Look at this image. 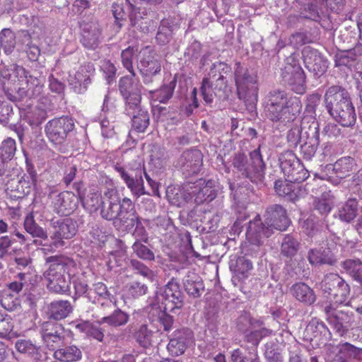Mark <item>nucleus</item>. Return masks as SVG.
Listing matches in <instances>:
<instances>
[{"label":"nucleus","instance_id":"nucleus-1","mask_svg":"<svg viewBox=\"0 0 362 362\" xmlns=\"http://www.w3.org/2000/svg\"><path fill=\"white\" fill-rule=\"evenodd\" d=\"M264 218V223H263L259 215H257L249 223L246 234L253 246H259L262 243V239L269 237L274 228L285 230L290 224L286 210L278 204L267 208Z\"/></svg>","mask_w":362,"mask_h":362},{"label":"nucleus","instance_id":"nucleus-2","mask_svg":"<svg viewBox=\"0 0 362 362\" xmlns=\"http://www.w3.org/2000/svg\"><path fill=\"white\" fill-rule=\"evenodd\" d=\"M267 117L273 122L293 121L300 114L302 108L298 98H288L284 90L270 91L265 98Z\"/></svg>","mask_w":362,"mask_h":362},{"label":"nucleus","instance_id":"nucleus-3","mask_svg":"<svg viewBox=\"0 0 362 362\" xmlns=\"http://www.w3.org/2000/svg\"><path fill=\"white\" fill-rule=\"evenodd\" d=\"M325 103L329 115L341 126L351 127L355 124V110L344 88L339 86L329 87L325 93Z\"/></svg>","mask_w":362,"mask_h":362},{"label":"nucleus","instance_id":"nucleus-4","mask_svg":"<svg viewBox=\"0 0 362 362\" xmlns=\"http://www.w3.org/2000/svg\"><path fill=\"white\" fill-rule=\"evenodd\" d=\"M104 199L100 208V216L103 218L107 221L118 219L124 223L129 221V225L131 226L139 222L132 200L124 197L121 201L115 188H107L104 192Z\"/></svg>","mask_w":362,"mask_h":362},{"label":"nucleus","instance_id":"nucleus-5","mask_svg":"<svg viewBox=\"0 0 362 362\" xmlns=\"http://www.w3.org/2000/svg\"><path fill=\"white\" fill-rule=\"evenodd\" d=\"M232 165L234 171L256 184L262 182L264 178V163L259 147L251 151L249 158L243 153H235Z\"/></svg>","mask_w":362,"mask_h":362},{"label":"nucleus","instance_id":"nucleus-6","mask_svg":"<svg viewBox=\"0 0 362 362\" xmlns=\"http://www.w3.org/2000/svg\"><path fill=\"white\" fill-rule=\"evenodd\" d=\"M235 78L238 98L250 104L256 103L258 98L257 76L250 74L238 64L235 71Z\"/></svg>","mask_w":362,"mask_h":362},{"label":"nucleus","instance_id":"nucleus-7","mask_svg":"<svg viewBox=\"0 0 362 362\" xmlns=\"http://www.w3.org/2000/svg\"><path fill=\"white\" fill-rule=\"evenodd\" d=\"M279 160L281 169L289 182L300 183L309 177L308 171L293 151L283 152Z\"/></svg>","mask_w":362,"mask_h":362},{"label":"nucleus","instance_id":"nucleus-8","mask_svg":"<svg viewBox=\"0 0 362 362\" xmlns=\"http://www.w3.org/2000/svg\"><path fill=\"white\" fill-rule=\"evenodd\" d=\"M74 129L73 119L68 116L56 117L49 120L45 127L49 141L55 146H61L68 134Z\"/></svg>","mask_w":362,"mask_h":362},{"label":"nucleus","instance_id":"nucleus-9","mask_svg":"<svg viewBox=\"0 0 362 362\" xmlns=\"http://www.w3.org/2000/svg\"><path fill=\"white\" fill-rule=\"evenodd\" d=\"M281 77L285 83L298 93L303 94L305 90V73L294 57L291 56L286 59V64L281 69Z\"/></svg>","mask_w":362,"mask_h":362},{"label":"nucleus","instance_id":"nucleus-10","mask_svg":"<svg viewBox=\"0 0 362 362\" xmlns=\"http://www.w3.org/2000/svg\"><path fill=\"white\" fill-rule=\"evenodd\" d=\"M321 289L337 304L344 303L350 292L346 282L338 274L332 273L325 276L321 282Z\"/></svg>","mask_w":362,"mask_h":362},{"label":"nucleus","instance_id":"nucleus-11","mask_svg":"<svg viewBox=\"0 0 362 362\" xmlns=\"http://www.w3.org/2000/svg\"><path fill=\"white\" fill-rule=\"evenodd\" d=\"M134 77L132 75L126 76L119 81V90L125 100V111L127 112L139 108L141 99L142 86Z\"/></svg>","mask_w":362,"mask_h":362},{"label":"nucleus","instance_id":"nucleus-12","mask_svg":"<svg viewBox=\"0 0 362 362\" xmlns=\"http://www.w3.org/2000/svg\"><path fill=\"white\" fill-rule=\"evenodd\" d=\"M52 233L51 238L55 248L64 245V240L72 238L77 233V222L71 218L51 220Z\"/></svg>","mask_w":362,"mask_h":362},{"label":"nucleus","instance_id":"nucleus-13","mask_svg":"<svg viewBox=\"0 0 362 362\" xmlns=\"http://www.w3.org/2000/svg\"><path fill=\"white\" fill-rule=\"evenodd\" d=\"M53 210L58 214L69 216L78 207V197L71 192H58L51 189L48 194Z\"/></svg>","mask_w":362,"mask_h":362},{"label":"nucleus","instance_id":"nucleus-14","mask_svg":"<svg viewBox=\"0 0 362 362\" xmlns=\"http://www.w3.org/2000/svg\"><path fill=\"white\" fill-rule=\"evenodd\" d=\"M157 299L163 305L165 310L173 312L176 309H180L184 305L183 294L180 285L174 281H169L157 294Z\"/></svg>","mask_w":362,"mask_h":362},{"label":"nucleus","instance_id":"nucleus-15","mask_svg":"<svg viewBox=\"0 0 362 362\" xmlns=\"http://www.w3.org/2000/svg\"><path fill=\"white\" fill-rule=\"evenodd\" d=\"M157 299L163 305L165 310L173 312L176 309H180L184 305L183 294L180 285L174 281H169L157 294Z\"/></svg>","mask_w":362,"mask_h":362},{"label":"nucleus","instance_id":"nucleus-16","mask_svg":"<svg viewBox=\"0 0 362 362\" xmlns=\"http://www.w3.org/2000/svg\"><path fill=\"white\" fill-rule=\"evenodd\" d=\"M157 299L163 305L165 310L173 312L176 309H180L184 305L183 294L180 285L174 281H169L157 294Z\"/></svg>","mask_w":362,"mask_h":362},{"label":"nucleus","instance_id":"nucleus-17","mask_svg":"<svg viewBox=\"0 0 362 362\" xmlns=\"http://www.w3.org/2000/svg\"><path fill=\"white\" fill-rule=\"evenodd\" d=\"M139 56L137 68L143 77L144 83H150L153 81V77L160 72V62L148 47L141 50Z\"/></svg>","mask_w":362,"mask_h":362},{"label":"nucleus","instance_id":"nucleus-18","mask_svg":"<svg viewBox=\"0 0 362 362\" xmlns=\"http://www.w3.org/2000/svg\"><path fill=\"white\" fill-rule=\"evenodd\" d=\"M40 333L44 343L53 350L63 344L67 336L64 327L61 324L53 322H43Z\"/></svg>","mask_w":362,"mask_h":362},{"label":"nucleus","instance_id":"nucleus-19","mask_svg":"<svg viewBox=\"0 0 362 362\" xmlns=\"http://www.w3.org/2000/svg\"><path fill=\"white\" fill-rule=\"evenodd\" d=\"M193 333L188 328L175 331L167 345V350L171 356H178L185 353L192 342Z\"/></svg>","mask_w":362,"mask_h":362},{"label":"nucleus","instance_id":"nucleus-20","mask_svg":"<svg viewBox=\"0 0 362 362\" xmlns=\"http://www.w3.org/2000/svg\"><path fill=\"white\" fill-rule=\"evenodd\" d=\"M95 74V67L93 63L86 62L81 65L74 76H69V84L77 93H83L91 83V77Z\"/></svg>","mask_w":362,"mask_h":362},{"label":"nucleus","instance_id":"nucleus-21","mask_svg":"<svg viewBox=\"0 0 362 362\" xmlns=\"http://www.w3.org/2000/svg\"><path fill=\"white\" fill-rule=\"evenodd\" d=\"M202 165V155L197 149L186 151L178 159L177 165L188 175L197 174Z\"/></svg>","mask_w":362,"mask_h":362},{"label":"nucleus","instance_id":"nucleus-22","mask_svg":"<svg viewBox=\"0 0 362 362\" xmlns=\"http://www.w3.org/2000/svg\"><path fill=\"white\" fill-rule=\"evenodd\" d=\"M305 67L317 76H321L327 68V61L320 53L310 47H305L302 52Z\"/></svg>","mask_w":362,"mask_h":362},{"label":"nucleus","instance_id":"nucleus-23","mask_svg":"<svg viewBox=\"0 0 362 362\" xmlns=\"http://www.w3.org/2000/svg\"><path fill=\"white\" fill-rule=\"evenodd\" d=\"M46 264L48 266L45 272V277L48 280L54 279L55 277L62 276L69 272V269L73 266L74 262L71 259L64 256H52L46 259Z\"/></svg>","mask_w":362,"mask_h":362},{"label":"nucleus","instance_id":"nucleus-24","mask_svg":"<svg viewBox=\"0 0 362 362\" xmlns=\"http://www.w3.org/2000/svg\"><path fill=\"white\" fill-rule=\"evenodd\" d=\"M28 76L26 70L15 64L4 67L1 70V76L4 88L15 91V87L20 86Z\"/></svg>","mask_w":362,"mask_h":362},{"label":"nucleus","instance_id":"nucleus-25","mask_svg":"<svg viewBox=\"0 0 362 362\" xmlns=\"http://www.w3.org/2000/svg\"><path fill=\"white\" fill-rule=\"evenodd\" d=\"M115 170L119 173V175L124 182L127 187L130 189L133 195L139 197L148 194L145 190L144 180L141 174L132 176L126 171L124 167L119 164L115 165Z\"/></svg>","mask_w":362,"mask_h":362},{"label":"nucleus","instance_id":"nucleus-26","mask_svg":"<svg viewBox=\"0 0 362 362\" xmlns=\"http://www.w3.org/2000/svg\"><path fill=\"white\" fill-rule=\"evenodd\" d=\"M43 89L42 81L37 77L28 75L25 80L15 87V92L21 99L35 98L40 95Z\"/></svg>","mask_w":362,"mask_h":362},{"label":"nucleus","instance_id":"nucleus-27","mask_svg":"<svg viewBox=\"0 0 362 362\" xmlns=\"http://www.w3.org/2000/svg\"><path fill=\"white\" fill-rule=\"evenodd\" d=\"M305 332L310 341H315L317 344H326L331 338V332L325 325L319 320L312 319L307 325Z\"/></svg>","mask_w":362,"mask_h":362},{"label":"nucleus","instance_id":"nucleus-28","mask_svg":"<svg viewBox=\"0 0 362 362\" xmlns=\"http://www.w3.org/2000/svg\"><path fill=\"white\" fill-rule=\"evenodd\" d=\"M291 295L299 302L310 305L316 300V295L314 291L306 284L303 282L296 283L290 288Z\"/></svg>","mask_w":362,"mask_h":362},{"label":"nucleus","instance_id":"nucleus-29","mask_svg":"<svg viewBox=\"0 0 362 362\" xmlns=\"http://www.w3.org/2000/svg\"><path fill=\"white\" fill-rule=\"evenodd\" d=\"M358 165L354 158L345 156L338 159L333 165V171L336 176L343 179L357 171Z\"/></svg>","mask_w":362,"mask_h":362},{"label":"nucleus","instance_id":"nucleus-30","mask_svg":"<svg viewBox=\"0 0 362 362\" xmlns=\"http://www.w3.org/2000/svg\"><path fill=\"white\" fill-rule=\"evenodd\" d=\"M230 70L227 64L221 62L214 63L211 67L206 78H210L212 82H216V88H225L227 85V81L224 74H226Z\"/></svg>","mask_w":362,"mask_h":362},{"label":"nucleus","instance_id":"nucleus-31","mask_svg":"<svg viewBox=\"0 0 362 362\" xmlns=\"http://www.w3.org/2000/svg\"><path fill=\"white\" fill-rule=\"evenodd\" d=\"M327 321L337 332L343 333L354 323V317L353 313L340 310L336 311L334 315H329Z\"/></svg>","mask_w":362,"mask_h":362},{"label":"nucleus","instance_id":"nucleus-32","mask_svg":"<svg viewBox=\"0 0 362 362\" xmlns=\"http://www.w3.org/2000/svg\"><path fill=\"white\" fill-rule=\"evenodd\" d=\"M321 195L316 197L313 202L314 209L321 215H327L334 206V195L331 191H327L325 187H321Z\"/></svg>","mask_w":362,"mask_h":362},{"label":"nucleus","instance_id":"nucleus-33","mask_svg":"<svg viewBox=\"0 0 362 362\" xmlns=\"http://www.w3.org/2000/svg\"><path fill=\"white\" fill-rule=\"evenodd\" d=\"M73 310V308L68 300H55L48 307L49 318L59 320L66 318Z\"/></svg>","mask_w":362,"mask_h":362},{"label":"nucleus","instance_id":"nucleus-34","mask_svg":"<svg viewBox=\"0 0 362 362\" xmlns=\"http://www.w3.org/2000/svg\"><path fill=\"white\" fill-rule=\"evenodd\" d=\"M100 31L95 24L87 25L83 28L81 42L88 49H95L99 44Z\"/></svg>","mask_w":362,"mask_h":362},{"label":"nucleus","instance_id":"nucleus-35","mask_svg":"<svg viewBox=\"0 0 362 362\" xmlns=\"http://www.w3.org/2000/svg\"><path fill=\"white\" fill-rule=\"evenodd\" d=\"M362 55V45H356L354 49L341 52L335 55V65L351 68L358 56Z\"/></svg>","mask_w":362,"mask_h":362},{"label":"nucleus","instance_id":"nucleus-36","mask_svg":"<svg viewBox=\"0 0 362 362\" xmlns=\"http://www.w3.org/2000/svg\"><path fill=\"white\" fill-rule=\"evenodd\" d=\"M103 200H105L104 194H102L95 189H90L82 199V204L89 213H93L100 209Z\"/></svg>","mask_w":362,"mask_h":362},{"label":"nucleus","instance_id":"nucleus-37","mask_svg":"<svg viewBox=\"0 0 362 362\" xmlns=\"http://www.w3.org/2000/svg\"><path fill=\"white\" fill-rule=\"evenodd\" d=\"M295 183L289 182L288 177L284 182L276 181L274 185L275 191L279 196L286 197L291 202H295L298 199L299 192Z\"/></svg>","mask_w":362,"mask_h":362},{"label":"nucleus","instance_id":"nucleus-38","mask_svg":"<svg viewBox=\"0 0 362 362\" xmlns=\"http://www.w3.org/2000/svg\"><path fill=\"white\" fill-rule=\"evenodd\" d=\"M54 356L60 361L75 362L81 359L82 351L78 346L71 345L57 349Z\"/></svg>","mask_w":362,"mask_h":362},{"label":"nucleus","instance_id":"nucleus-39","mask_svg":"<svg viewBox=\"0 0 362 362\" xmlns=\"http://www.w3.org/2000/svg\"><path fill=\"white\" fill-rule=\"evenodd\" d=\"M252 269V262L244 257H239L236 259H231L230 261V269L239 280L246 278Z\"/></svg>","mask_w":362,"mask_h":362},{"label":"nucleus","instance_id":"nucleus-40","mask_svg":"<svg viewBox=\"0 0 362 362\" xmlns=\"http://www.w3.org/2000/svg\"><path fill=\"white\" fill-rule=\"evenodd\" d=\"M127 114L132 116V127L138 132H144L149 124V115L147 111L139 108L130 110Z\"/></svg>","mask_w":362,"mask_h":362},{"label":"nucleus","instance_id":"nucleus-41","mask_svg":"<svg viewBox=\"0 0 362 362\" xmlns=\"http://www.w3.org/2000/svg\"><path fill=\"white\" fill-rule=\"evenodd\" d=\"M136 342L144 348L151 346L156 338V332L150 329L145 324L140 325L134 332Z\"/></svg>","mask_w":362,"mask_h":362},{"label":"nucleus","instance_id":"nucleus-42","mask_svg":"<svg viewBox=\"0 0 362 362\" xmlns=\"http://www.w3.org/2000/svg\"><path fill=\"white\" fill-rule=\"evenodd\" d=\"M37 212L32 211L28 214L24 220L25 230L33 237L40 238L42 239L47 238V231L38 226L35 220Z\"/></svg>","mask_w":362,"mask_h":362},{"label":"nucleus","instance_id":"nucleus-43","mask_svg":"<svg viewBox=\"0 0 362 362\" xmlns=\"http://www.w3.org/2000/svg\"><path fill=\"white\" fill-rule=\"evenodd\" d=\"M177 28L173 21L170 18L163 19L158 28L156 35V40L160 45H165L168 43L173 35V30Z\"/></svg>","mask_w":362,"mask_h":362},{"label":"nucleus","instance_id":"nucleus-44","mask_svg":"<svg viewBox=\"0 0 362 362\" xmlns=\"http://www.w3.org/2000/svg\"><path fill=\"white\" fill-rule=\"evenodd\" d=\"M308 259L313 265L329 264L332 265L335 259L329 252L321 249H313L308 252Z\"/></svg>","mask_w":362,"mask_h":362},{"label":"nucleus","instance_id":"nucleus-45","mask_svg":"<svg viewBox=\"0 0 362 362\" xmlns=\"http://www.w3.org/2000/svg\"><path fill=\"white\" fill-rule=\"evenodd\" d=\"M92 290V296L95 294L98 296L96 299V303H100V298H103V302L100 303L101 307L104 309V314L108 313L109 310L113 307V303L110 300L106 297L108 296V291L107 286L102 282H98L93 284Z\"/></svg>","mask_w":362,"mask_h":362},{"label":"nucleus","instance_id":"nucleus-46","mask_svg":"<svg viewBox=\"0 0 362 362\" xmlns=\"http://www.w3.org/2000/svg\"><path fill=\"white\" fill-rule=\"evenodd\" d=\"M129 4V7L131 9L129 13L130 25L132 27L136 28L137 30L145 32L148 30L147 25H144L142 20L144 19L143 16L146 15V11L144 10L141 11V8L138 6V4H135V6L131 3Z\"/></svg>","mask_w":362,"mask_h":362},{"label":"nucleus","instance_id":"nucleus-47","mask_svg":"<svg viewBox=\"0 0 362 362\" xmlns=\"http://www.w3.org/2000/svg\"><path fill=\"white\" fill-rule=\"evenodd\" d=\"M129 316L119 309L115 310L110 315L102 317L99 324L107 323L108 325L117 327L124 325L129 321Z\"/></svg>","mask_w":362,"mask_h":362},{"label":"nucleus","instance_id":"nucleus-48","mask_svg":"<svg viewBox=\"0 0 362 362\" xmlns=\"http://www.w3.org/2000/svg\"><path fill=\"white\" fill-rule=\"evenodd\" d=\"M358 214V203L356 199H349L339 209L338 215L339 218L345 222H350Z\"/></svg>","mask_w":362,"mask_h":362},{"label":"nucleus","instance_id":"nucleus-49","mask_svg":"<svg viewBox=\"0 0 362 362\" xmlns=\"http://www.w3.org/2000/svg\"><path fill=\"white\" fill-rule=\"evenodd\" d=\"M175 87V82L171 81L169 84L163 86L159 90L149 91L150 98L154 101L166 103L172 98Z\"/></svg>","mask_w":362,"mask_h":362},{"label":"nucleus","instance_id":"nucleus-50","mask_svg":"<svg viewBox=\"0 0 362 362\" xmlns=\"http://www.w3.org/2000/svg\"><path fill=\"white\" fill-rule=\"evenodd\" d=\"M224 88H216V82H212L210 78H204L202 81L200 90L204 102L210 105L213 103L216 91L223 90Z\"/></svg>","mask_w":362,"mask_h":362},{"label":"nucleus","instance_id":"nucleus-51","mask_svg":"<svg viewBox=\"0 0 362 362\" xmlns=\"http://www.w3.org/2000/svg\"><path fill=\"white\" fill-rule=\"evenodd\" d=\"M315 132L312 137L308 139L300 146L301 153L303 155L304 158L310 160L315 154L317 148L319 145V133L317 127H315Z\"/></svg>","mask_w":362,"mask_h":362},{"label":"nucleus","instance_id":"nucleus-52","mask_svg":"<svg viewBox=\"0 0 362 362\" xmlns=\"http://www.w3.org/2000/svg\"><path fill=\"white\" fill-rule=\"evenodd\" d=\"M107 95H105L104 102H103V111L105 114L104 117L102 115L100 116L101 119L100 121V127H101V132L102 135L104 137L109 138L112 137L114 134V121L110 120V119H112V112H107L105 110V104L107 101Z\"/></svg>","mask_w":362,"mask_h":362},{"label":"nucleus","instance_id":"nucleus-53","mask_svg":"<svg viewBox=\"0 0 362 362\" xmlns=\"http://www.w3.org/2000/svg\"><path fill=\"white\" fill-rule=\"evenodd\" d=\"M47 288L49 291L56 293L64 294L70 289V279H66L65 275L55 277L54 279H48Z\"/></svg>","mask_w":362,"mask_h":362},{"label":"nucleus","instance_id":"nucleus-54","mask_svg":"<svg viewBox=\"0 0 362 362\" xmlns=\"http://www.w3.org/2000/svg\"><path fill=\"white\" fill-rule=\"evenodd\" d=\"M342 267L351 276L362 284V262L360 259H346Z\"/></svg>","mask_w":362,"mask_h":362},{"label":"nucleus","instance_id":"nucleus-55","mask_svg":"<svg viewBox=\"0 0 362 362\" xmlns=\"http://www.w3.org/2000/svg\"><path fill=\"white\" fill-rule=\"evenodd\" d=\"M0 45L6 54H11L16 46V36L10 29H3L0 33Z\"/></svg>","mask_w":362,"mask_h":362},{"label":"nucleus","instance_id":"nucleus-56","mask_svg":"<svg viewBox=\"0 0 362 362\" xmlns=\"http://www.w3.org/2000/svg\"><path fill=\"white\" fill-rule=\"evenodd\" d=\"M100 325H95L89 322H84L79 324L77 327L83 332L87 336L91 337L99 341H102L104 337V333L100 327Z\"/></svg>","mask_w":362,"mask_h":362},{"label":"nucleus","instance_id":"nucleus-57","mask_svg":"<svg viewBox=\"0 0 362 362\" xmlns=\"http://www.w3.org/2000/svg\"><path fill=\"white\" fill-rule=\"evenodd\" d=\"M299 248V243L293 236L286 235L281 243V251L284 256L287 257L295 255Z\"/></svg>","mask_w":362,"mask_h":362},{"label":"nucleus","instance_id":"nucleus-58","mask_svg":"<svg viewBox=\"0 0 362 362\" xmlns=\"http://www.w3.org/2000/svg\"><path fill=\"white\" fill-rule=\"evenodd\" d=\"M163 307H157L156 305H153L149 313H151L152 315H154L155 313H156L159 322L163 326L164 330L168 332L173 327V318L165 313L166 310H163Z\"/></svg>","mask_w":362,"mask_h":362},{"label":"nucleus","instance_id":"nucleus-59","mask_svg":"<svg viewBox=\"0 0 362 362\" xmlns=\"http://www.w3.org/2000/svg\"><path fill=\"white\" fill-rule=\"evenodd\" d=\"M0 303L6 310H15L20 306V300L16 295L4 290L1 295Z\"/></svg>","mask_w":362,"mask_h":362},{"label":"nucleus","instance_id":"nucleus-60","mask_svg":"<svg viewBox=\"0 0 362 362\" xmlns=\"http://www.w3.org/2000/svg\"><path fill=\"white\" fill-rule=\"evenodd\" d=\"M16 151V144L14 139L8 137L4 139L0 146V157L4 160H11Z\"/></svg>","mask_w":362,"mask_h":362},{"label":"nucleus","instance_id":"nucleus-61","mask_svg":"<svg viewBox=\"0 0 362 362\" xmlns=\"http://www.w3.org/2000/svg\"><path fill=\"white\" fill-rule=\"evenodd\" d=\"M74 287L75 290V299L80 296H86L89 300L96 303V296H92V290L88 288V284L85 281L79 279H76L74 282Z\"/></svg>","mask_w":362,"mask_h":362},{"label":"nucleus","instance_id":"nucleus-62","mask_svg":"<svg viewBox=\"0 0 362 362\" xmlns=\"http://www.w3.org/2000/svg\"><path fill=\"white\" fill-rule=\"evenodd\" d=\"M317 218L313 216H310L306 218H302L300 221V226L303 233L308 236L315 235L319 229L317 224Z\"/></svg>","mask_w":362,"mask_h":362},{"label":"nucleus","instance_id":"nucleus-63","mask_svg":"<svg viewBox=\"0 0 362 362\" xmlns=\"http://www.w3.org/2000/svg\"><path fill=\"white\" fill-rule=\"evenodd\" d=\"M132 250L135 255L140 259L146 261H152L155 259L153 251L139 241H136L133 244Z\"/></svg>","mask_w":362,"mask_h":362},{"label":"nucleus","instance_id":"nucleus-64","mask_svg":"<svg viewBox=\"0 0 362 362\" xmlns=\"http://www.w3.org/2000/svg\"><path fill=\"white\" fill-rule=\"evenodd\" d=\"M129 266L135 274H140L141 276L149 280H153L154 277L153 272L147 266H146L143 262L133 259L130 260Z\"/></svg>","mask_w":362,"mask_h":362}]
</instances>
